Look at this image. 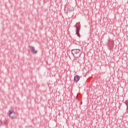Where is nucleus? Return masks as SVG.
Returning a JSON list of instances; mask_svg holds the SVG:
<instances>
[{"label": "nucleus", "instance_id": "obj_7", "mask_svg": "<svg viewBox=\"0 0 128 128\" xmlns=\"http://www.w3.org/2000/svg\"><path fill=\"white\" fill-rule=\"evenodd\" d=\"M2 120H0V126H2Z\"/></svg>", "mask_w": 128, "mask_h": 128}, {"label": "nucleus", "instance_id": "obj_2", "mask_svg": "<svg viewBox=\"0 0 128 128\" xmlns=\"http://www.w3.org/2000/svg\"><path fill=\"white\" fill-rule=\"evenodd\" d=\"M16 114V112H14V110H8V116L12 118V120H14L16 118V117H14V115Z\"/></svg>", "mask_w": 128, "mask_h": 128}, {"label": "nucleus", "instance_id": "obj_5", "mask_svg": "<svg viewBox=\"0 0 128 128\" xmlns=\"http://www.w3.org/2000/svg\"><path fill=\"white\" fill-rule=\"evenodd\" d=\"M80 76L78 75H76L74 77V82H78V80H80Z\"/></svg>", "mask_w": 128, "mask_h": 128}, {"label": "nucleus", "instance_id": "obj_8", "mask_svg": "<svg viewBox=\"0 0 128 128\" xmlns=\"http://www.w3.org/2000/svg\"><path fill=\"white\" fill-rule=\"evenodd\" d=\"M82 104V102H81V104Z\"/></svg>", "mask_w": 128, "mask_h": 128}, {"label": "nucleus", "instance_id": "obj_3", "mask_svg": "<svg viewBox=\"0 0 128 128\" xmlns=\"http://www.w3.org/2000/svg\"><path fill=\"white\" fill-rule=\"evenodd\" d=\"M74 27L76 28V34H77L78 38H80V27L76 26V25L74 26Z\"/></svg>", "mask_w": 128, "mask_h": 128}, {"label": "nucleus", "instance_id": "obj_1", "mask_svg": "<svg viewBox=\"0 0 128 128\" xmlns=\"http://www.w3.org/2000/svg\"><path fill=\"white\" fill-rule=\"evenodd\" d=\"M71 53L74 58H80L82 52V50L80 49L74 48L71 50Z\"/></svg>", "mask_w": 128, "mask_h": 128}, {"label": "nucleus", "instance_id": "obj_6", "mask_svg": "<svg viewBox=\"0 0 128 128\" xmlns=\"http://www.w3.org/2000/svg\"><path fill=\"white\" fill-rule=\"evenodd\" d=\"M125 104L127 107H128V100H126Z\"/></svg>", "mask_w": 128, "mask_h": 128}, {"label": "nucleus", "instance_id": "obj_4", "mask_svg": "<svg viewBox=\"0 0 128 128\" xmlns=\"http://www.w3.org/2000/svg\"><path fill=\"white\" fill-rule=\"evenodd\" d=\"M29 48H30V50H31V52H32V54H37L38 51L34 50H35L34 47L32 46H29Z\"/></svg>", "mask_w": 128, "mask_h": 128}]
</instances>
